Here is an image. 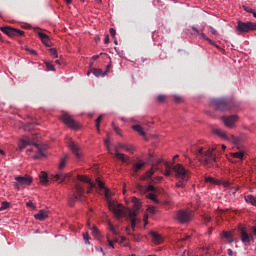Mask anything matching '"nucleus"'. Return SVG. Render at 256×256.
I'll return each mask as SVG.
<instances>
[{
  "label": "nucleus",
  "mask_w": 256,
  "mask_h": 256,
  "mask_svg": "<svg viewBox=\"0 0 256 256\" xmlns=\"http://www.w3.org/2000/svg\"><path fill=\"white\" fill-rule=\"evenodd\" d=\"M220 147L222 151L227 149L225 144H222L221 146H213L211 148H204L203 146L193 145L191 146L190 151L196 155L199 163H201L205 169H211V167H215V163H217V154L215 151H219Z\"/></svg>",
  "instance_id": "nucleus-1"
},
{
  "label": "nucleus",
  "mask_w": 256,
  "mask_h": 256,
  "mask_svg": "<svg viewBox=\"0 0 256 256\" xmlns=\"http://www.w3.org/2000/svg\"><path fill=\"white\" fill-rule=\"evenodd\" d=\"M132 201L134 203L133 210L125 208L123 205L111 200H108V208L118 219H120V217H127L131 223L133 231H135V226L137 225V215L139 214V209H141V203H139V200L135 197L132 199Z\"/></svg>",
  "instance_id": "nucleus-2"
},
{
  "label": "nucleus",
  "mask_w": 256,
  "mask_h": 256,
  "mask_svg": "<svg viewBox=\"0 0 256 256\" xmlns=\"http://www.w3.org/2000/svg\"><path fill=\"white\" fill-rule=\"evenodd\" d=\"M172 171H174L176 179L179 180L176 183V187L183 189L187 181L191 179V171L185 169L183 164H176L173 166Z\"/></svg>",
  "instance_id": "nucleus-3"
},
{
  "label": "nucleus",
  "mask_w": 256,
  "mask_h": 256,
  "mask_svg": "<svg viewBox=\"0 0 256 256\" xmlns=\"http://www.w3.org/2000/svg\"><path fill=\"white\" fill-rule=\"evenodd\" d=\"M28 145H34L36 149V154L34 155V159H41V157H45V150H43V146L35 143V140L31 139L28 136H23L18 143L19 151H23L25 147Z\"/></svg>",
  "instance_id": "nucleus-4"
},
{
  "label": "nucleus",
  "mask_w": 256,
  "mask_h": 256,
  "mask_svg": "<svg viewBox=\"0 0 256 256\" xmlns=\"http://www.w3.org/2000/svg\"><path fill=\"white\" fill-rule=\"evenodd\" d=\"M211 105L216 111H231L235 107V101L231 98H215L211 100Z\"/></svg>",
  "instance_id": "nucleus-5"
},
{
  "label": "nucleus",
  "mask_w": 256,
  "mask_h": 256,
  "mask_svg": "<svg viewBox=\"0 0 256 256\" xmlns=\"http://www.w3.org/2000/svg\"><path fill=\"white\" fill-rule=\"evenodd\" d=\"M85 195V189L81 185L76 184L74 194L68 199V204L70 207H74L75 201H81Z\"/></svg>",
  "instance_id": "nucleus-6"
},
{
  "label": "nucleus",
  "mask_w": 256,
  "mask_h": 256,
  "mask_svg": "<svg viewBox=\"0 0 256 256\" xmlns=\"http://www.w3.org/2000/svg\"><path fill=\"white\" fill-rule=\"evenodd\" d=\"M236 31L238 35H241V33H249V31H256V24L254 22L238 21Z\"/></svg>",
  "instance_id": "nucleus-7"
},
{
  "label": "nucleus",
  "mask_w": 256,
  "mask_h": 256,
  "mask_svg": "<svg viewBox=\"0 0 256 256\" xmlns=\"http://www.w3.org/2000/svg\"><path fill=\"white\" fill-rule=\"evenodd\" d=\"M15 181L16 182L14 184V187L18 191H20V189H24L25 187H27V185H30L31 183H33V178H31L29 175L16 176Z\"/></svg>",
  "instance_id": "nucleus-8"
},
{
  "label": "nucleus",
  "mask_w": 256,
  "mask_h": 256,
  "mask_svg": "<svg viewBox=\"0 0 256 256\" xmlns=\"http://www.w3.org/2000/svg\"><path fill=\"white\" fill-rule=\"evenodd\" d=\"M239 233H240V239L242 243H244L245 247H249L251 245V241L252 243H255V238L253 237V235L247 232L246 227L240 226Z\"/></svg>",
  "instance_id": "nucleus-9"
},
{
  "label": "nucleus",
  "mask_w": 256,
  "mask_h": 256,
  "mask_svg": "<svg viewBox=\"0 0 256 256\" xmlns=\"http://www.w3.org/2000/svg\"><path fill=\"white\" fill-rule=\"evenodd\" d=\"M0 31H2V33H5V35H8V37H23V35H25V32L23 30L15 29L11 26L0 27Z\"/></svg>",
  "instance_id": "nucleus-10"
},
{
  "label": "nucleus",
  "mask_w": 256,
  "mask_h": 256,
  "mask_svg": "<svg viewBox=\"0 0 256 256\" xmlns=\"http://www.w3.org/2000/svg\"><path fill=\"white\" fill-rule=\"evenodd\" d=\"M192 218L193 213L191 211L179 210L175 215V219L178 223H189Z\"/></svg>",
  "instance_id": "nucleus-11"
},
{
  "label": "nucleus",
  "mask_w": 256,
  "mask_h": 256,
  "mask_svg": "<svg viewBox=\"0 0 256 256\" xmlns=\"http://www.w3.org/2000/svg\"><path fill=\"white\" fill-rule=\"evenodd\" d=\"M127 144H123L121 142H119L117 144V146L114 147V151H115V158L118 160V161H121L122 163H129V157L126 156L125 154L119 152L121 151V149H125Z\"/></svg>",
  "instance_id": "nucleus-12"
},
{
  "label": "nucleus",
  "mask_w": 256,
  "mask_h": 256,
  "mask_svg": "<svg viewBox=\"0 0 256 256\" xmlns=\"http://www.w3.org/2000/svg\"><path fill=\"white\" fill-rule=\"evenodd\" d=\"M61 120L67 127H70V129H79V123H77V121H75L69 114H63Z\"/></svg>",
  "instance_id": "nucleus-13"
},
{
  "label": "nucleus",
  "mask_w": 256,
  "mask_h": 256,
  "mask_svg": "<svg viewBox=\"0 0 256 256\" xmlns=\"http://www.w3.org/2000/svg\"><path fill=\"white\" fill-rule=\"evenodd\" d=\"M239 119L237 115L232 116H224L222 117V121L226 127H229L230 129H233L235 127L236 121Z\"/></svg>",
  "instance_id": "nucleus-14"
},
{
  "label": "nucleus",
  "mask_w": 256,
  "mask_h": 256,
  "mask_svg": "<svg viewBox=\"0 0 256 256\" xmlns=\"http://www.w3.org/2000/svg\"><path fill=\"white\" fill-rule=\"evenodd\" d=\"M162 163V160L161 159H158L156 160V162H154L152 164V169L148 170L145 175L142 177V179H151V177H153L154 173H155V170L159 169V165H161Z\"/></svg>",
  "instance_id": "nucleus-15"
},
{
  "label": "nucleus",
  "mask_w": 256,
  "mask_h": 256,
  "mask_svg": "<svg viewBox=\"0 0 256 256\" xmlns=\"http://www.w3.org/2000/svg\"><path fill=\"white\" fill-rule=\"evenodd\" d=\"M78 181H82V183H88L89 187L87 190V193H91L95 187H97V184L91 182V179H89L87 176L78 175L77 176Z\"/></svg>",
  "instance_id": "nucleus-16"
},
{
  "label": "nucleus",
  "mask_w": 256,
  "mask_h": 256,
  "mask_svg": "<svg viewBox=\"0 0 256 256\" xmlns=\"http://www.w3.org/2000/svg\"><path fill=\"white\" fill-rule=\"evenodd\" d=\"M69 147L76 159H81V147H79V145H77L75 142H70Z\"/></svg>",
  "instance_id": "nucleus-17"
},
{
  "label": "nucleus",
  "mask_w": 256,
  "mask_h": 256,
  "mask_svg": "<svg viewBox=\"0 0 256 256\" xmlns=\"http://www.w3.org/2000/svg\"><path fill=\"white\" fill-rule=\"evenodd\" d=\"M96 183H97L99 189L104 191V195H105L106 199H109V195H110L109 188L105 187V183L103 181H101V178H96Z\"/></svg>",
  "instance_id": "nucleus-18"
},
{
  "label": "nucleus",
  "mask_w": 256,
  "mask_h": 256,
  "mask_svg": "<svg viewBox=\"0 0 256 256\" xmlns=\"http://www.w3.org/2000/svg\"><path fill=\"white\" fill-rule=\"evenodd\" d=\"M55 181H58V183H63L64 181H67V179H71V173H58L54 176Z\"/></svg>",
  "instance_id": "nucleus-19"
},
{
  "label": "nucleus",
  "mask_w": 256,
  "mask_h": 256,
  "mask_svg": "<svg viewBox=\"0 0 256 256\" xmlns=\"http://www.w3.org/2000/svg\"><path fill=\"white\" fill-rule=\"evenodd\" d=\"M49 217V211L47 210H40L37 214L34 215V218L37 219V221H45Z\"/></svg>",
  "instance_id": "nucleus-20"
},
{
  "label": "nucleus",
  "mask_w": 256,
  "mask_h": 256,
  "mask_svg": "<svg viewBox=\"0 0 256 256\" xmlns=\"http://www.w3.org/2000/svg\"><path fill=\"white\" fill-rule=\"evenodd\" d=\"M220 236L222 239H226L227 243H234L235 239H233V232L231 231H223Z\"/></svg>",
  "instance_id": "nucleus-21"
},
{
  "label": "nucleus",
  "mask_w": 256,
  "mask_h": 256,
  "mask_svg": "<svg viewBox=\"0 0 256 256\" xmlns=\"http://www.w3.org/2000/svg\"><path fill=\"white\" fill-rule=\"evenodd\" d=\"M38 36L46 47H51V40L49 39V36L47 34L43 32H38Z\"/></svg>",
  "instance_id": "nucleus-22"
},
{
  "label": "nucleus",
  "mask_w": 256,
  "mask_h": 256,
  "mask_svg": "<svg viewBox=\"0 0 256 256\" xmlns=\"http://www.w3.org/2000/svg\"><path fill=\"white\" fill-rule=\"evenodd\" d=\"M213 134L217 135L218 137H221L222 139H226V141H229V136H227V134L225 133V131L216 128L213 130Z\"/></svg>",
  "instance_id": "nucleus-23"
},
{
  "label": "nucleus",
  "mask_w": 256,
  "mask_h": 256,
  "mask_svg": "<svg viewBox=\"0 0 256 256\" xmlns=\"http://www.w3.org/2000/svg\"><path fill=\"white\" fill-rule=\"evenodd\" d=\"M91 72L95 77H105V75H107V71L103 72V70L97 68H93Z\"/></svg>",
  "instance_id": "nucleus-24"
},
{
  "label": "nucleus",
  "mask_w": 256,
  "mask_h": 256,
  "mask_svg": "<svg viewBox=\"0 0 256 256\" xmlns=\"http://www.w3.org/2000/svg\"><path fill=\"white\" fill-rule=\"evenodd\" d=\"M39 177H40V183L42 185H47V183H49V177L47 176V173L41 172Z\"/></svg>",
  "instance_id": "nucleus-25"
},
{
  "label": "nucleus",
  "mask_w": 256,
  "mask_h": 256,
  "mask_svg": "<svg viewBox=\"0 0 256 256\" xmlns=\"http://www.w3.org/2000/svg\"><path fill=\"white\" fill-rule=\"evenodd\" d=\"M143 167H145V162H138L134 165L133 167V173L134 175H137V172L140 170V169H143Z\"/></svg>",
  "instance_id": "nucleus-26"
},
{
  "label": "nucleus",
  "mask_w": 256,
  "mask_h": 256,
  "mask_svg": "<svg viewBox=\"0 0 256 256\" xmlns=\"http://www.w3.org/2000/svg\"><path fill=\"white\" fill-rule=\"evenodd\" d=\"M132 129L139 133V135H142V137H145V131H143V127H141V125H133Z\"/></svg>",
  "instance_id": "nucleus-27"
},
{
  "label": "nucleus",
  "mask_w": 256,
  "mask_h": 256,
  "mask_svg": "<svg viewBox=\"0 0 256 256\" xmlns=\"http://www.w3.org/2000/svg\"><path fill=\"white\" fill-rule=\"evenodd\" d=\"M151 237L153 238L154 243H161L163 241L161 235L157 234L156 232H151Z\"/></svg>",
  "instance_id": "nucleus-28"
},
{
  "label": "nucleus",
  "mask_w": 256,
  "mask_h": 256,
  "mask_svg": "<svg viewBox=\"0 0 256 256\" xmlns=\"http://www.w3.org/2000/svg\"><path fill=\"white\" fill-rule=\"evenodd\" d=\"M90 230H92V235L96 237V239H99L101 237V232L99 231V229H97V226H92Z\"/></svg>",
  "instance_id": "nucleus-29"
},
{
  "label": "nucleus",
  "mask_w": 256,
  "mask_h": 256,
  "mask_svg": "<svg viewBox=\"0 0 256 256\" xmlns=\"http://www.w3.org/2000/svg\"><path fill=\"white\" fill-rule=\"evenodd\" d=\"M232 157H234V159H240L241 161H243V157H245V153L238 151V152H234L231 154Z\"/></svg>",
  "instance_id": "nucleus-30"
},
{
  "label": "nucleus",
  "mask_w": 256,
  "mask_h": 256,
  "mask_svg": "<svg viewBox=\"0 0 256 256\" xmlns=\"http://www.w3.org/2000/svg\"><path fill=\"white\" fill-rule=\"evenodd\" d=\"M165 169L166 170L164 172V175H165V177H169L171 175V171H172L171 165L169 164V162L165 163Z\"/></svg>",
  "instance_id": "nucleus-31"
},
{
  "label": "nucleus",
  "mask_w": 256,
  "mask_h": 256,
  "mask_svg": "<svg viewBox=\"0 0 256 256\" xmlns=\"http://www.w3.org/2000/svg\"><path fill=\"white\" fill-rule=\"evenodd\" d=\"M108 229L111 231V233H113V235L119 234V231H117V228H115L111 222H108Z\"/></svg>",
  "instance_id": "nucleus-32"
},
{
  "label": "nucleus",
  "mask_w": 256,
  "mask_h": 256,
  "mask_svg": "<svg viewBox=\"0 0 256 256\" xmlns=\"http://www.w3.org/2000/svg\"><path fill=\"white\" fill-rule=\"evenodd\" d=\"M101 121H103V115H100L97 119H96V128L98 133H101Z\"/></svg>",
  "instance_id": "nucleus-33"
},
{
  "label": "nucleus",
  "mask_w": 256,
  "mask_h": 256,
  "mask_svg": "<svg viewBox=\"0 0 256 256\" xmlns=\"http://www.w3.org/2000/svg\"><path fill=\"white\" fill-rule=\"evenodd\" d=\"M67 159H69V156L66 155V156L60 161L59 169H64V168H65V165H67Z\"/></svg>",
  "instance_id": "nucleus-34"
},
{
  "label": "nucleus",
  "mask_w": 256,
  "mask_h": 256,
  "mask_svg": "<svg viewBox=\"0 0 256 256\" xmlns=\"http://www.w3.org/2000/svg\"><path fill=\"white\" fill-rule=\"evenodd\" d=\"M245 199L247 203H251V205H255L256 203L255 197H253V195H247Z\"/></svg>",
  "instance_id": "nucleus-35"
},
{
  "label": "nucleus",
  "mask_w": 256,
  "mask_h": 256,
  "mask_svg": "<svg viewBox=\"0 0 256 256\" xmlns=\"http://www.w3.org/2000/svg\"><path fill=\"white\" fill-rule=\"evenodd\" d=\"M198 35H200V37H202V39H205V41H208L210 43V45H215L213 40L209 39V37H207V35H205V33L199 32Z\"/></svg>",
  "instance_id": "nucleus-36"
},
{
  "label": "nucleus",
  "mask_w": 256,
  "mask_h": 256,
  "mask_svg": "<svg viewBox=\"0 0 256 256\" xmlns=\"http://www.w3.org/2000/svg\"><path fill=\"white\" fill-rule=\"evenodd\" d=\"M125 151H127L128 153H133L135 151V146L131 144H126Z\"/></svg>",
  "instance_id": "nucleus-37"
},
{
  "label": "nucleus",
  "mask_w": 256,
  "mask_h": 256,
  "mask_svg": "<svg viewBox=\"0 0 256 256\" xmlns=\"http://www.w3.org/2000/svg\"><path fill=\"white\" fill-rule=\"evenodd\" d=\"M49 52H50L51 57H53L54 59H57L59 57V55L57 54V49L51 48L49 50Z\"/></svg>",
  "instance_id": "nucleus-38"
},
{
  "label": "nucleus",
  "mask_w": 256,
  "mask_h": 256,
  "mask_svg": "<svg viewBox=\"0 0 256 256\" xmlns=\"http://www.w3.org/2000/svg\"><path fill=\"white\" fill-rule=\"evenodd\" d=\"M244 11H246V13H252L253 17H255V10H253V8L249 7V6H243Z\"/></svg>",
  "instance_id": "nucleus-39"
},
{
  "label": "nucleus",
  "mask_w": 256,
  "mask_h": 256,
  "mask_svg": "<svg viewBox=\"0 0 256 256\" xmlns=\"http://www.w3.org/2000/svg\"><path fill=\"white\" fill-rule=\"evenodd\" d=\"M104 145L107 148L108 153H110V155H113V152H111V146L109 145V139L104 140Z\"/></svg>",
  "instance_id": "nucleus-40"
},
{
  "label": "nucleus",
  "mask_w": 256,
  "mask_h": 256,
  "mask_svg": "<svg viewBox=\"0 0 256 256\" xmlns=\"http://www.w3.org/2000/svg\"><path fill=\"white\" fill-rule=\"evenodd\" d=\"M231 141H232V143H234V145H239V143H241V138L231 136Z\"/></svg>",
  "instance_id": "nucleus-41"
},
{
  "label": "nucleus",
  "mask_w": 256,
  "mask_h": 256,
  "mask_svg": "<svg viewBox=\"0 0 256 256\" xmlns=\"http://www.w3.org/2000/svg\"><path fill=\"white\" fill-rule=\"evenodd\" d=\"M5 209H9V202H2L0 211H5Z\"/></svg>",
  "instance_id": "nucleus-42"
},
{
  "label": "nucleus",
  "mask_w": 256,
  "mask_h": 256,
  "mask_svg": "<svg viewBox=\"0 0 256 256\" xmlns=\"http://www.w3.org/2000/svg\"><path fill=\"white\" fill-rule=\"evenodd\" d=\"M148 197L151 199V201H154V203H159V200H157V196L155 194L150 193Z\"/></svg>",
  "instance_id": "nucleus-43"
},
{
  "label": "nucleus",
  "mask_w": 256,
  "mask_h": 256,
  "mask_svg": "<svg viewBox=\"0 0 256 256\" xmlns=\"http://www.w3.org/2000/svg\"><path fill=\"white\" fill-rule=\"evenodd\" d=\"M46 67L49 71H55V66L51 62H46Z\"/></svg>",
  "instance_id": "nucleus-44"
},
{
  "label": "nucleus",
  "mask_w": 256,
  "mask_h": 256,
  "mask_svg": "<svg viewBox=\"0 0 256 256\" xmlns=\"http://www.w3.org/2000/svg\"><path fill=\"white\" fill-rule=\"evenodd\" d=\"M206 183H211L212 185L215 184V178L213 177H205Z\"/></svg>",
  "instance_id": "nucleus-45"
},
{
  "label": "nucleus",
  "mask_w": 256,
  "mask_h": 256,
  "mask_svg": "<svg viewBox=\"0 0 256 256\" xmlns=\"http://www.w3.org/2000/svg\"><path fill=\"white\" fill-rule=\"evenodd\" d=\"M26 206L29 207L30 209H33V211H35V209H37V206H35V204H33L31 201H28L26 203Z\"/></svg>",
  "instance_id": "nucleus-46"
},
{
  "label": "nucleus",
  "mask_w": 256,
  "mask_h": 256,
  "mask_svg": "<svg viewBox=\"0 0 256 256\" xmlns=\"http://www.w3.org/2000/svg\"><path fill=\"white\" fill-rule=\"evenodd\" d=\"M166 99H167V96L165 95H159L157 97V101H159V103H163Z\"/></svg>",
  "instance_id": "nucleus-47"
},
{
  "label": "nucleus",
  "mask_w": 256,
  "mask_h": 256,
  "mask_svg": "<svg viewBox=\"0 0 256 256\" xmlns=\"http://www.w3.org/2000/svg\"><path fill=\"white\" fill-rule=\"evenodd\" d=\"M83 239H84L86 245H89V234L88 233L83 234Z\"/></svg>",
  "instance_id": "nucleus-48"
},
{
  "label": "nucleus",
  "mask_w": 256,
  "mask_h": 256,
  "mask_svg": "<svg viewBox=\"0 0 256 256\" xmlns=\"http://www.w3.org/2000/svg\"><path fill=\"white\" fill-rule=\"evenodd\" d=\"M113 243H117V239H115L114 241H112L111 239L108 238V245L112 248H115V246L113 245Z\"/></svg>",
  "instance_id": "nucleus-49"
},
{
  "label": "nucleus",
  "mask_w": 256,
  "mask_h": 256,
  "mask_svg": "<svg viewBox=\"0 0 256 256\" xmlns=\"http://www.w3.org/2000/svg\"><path fill=\"white\" fill-rule=\"evenodd\" d=\"M174 101H175V103H181V101H182L181 96L175 95V96H174Z\"/></svg>",
  "instance_id": "nucleus-50"
},
{
  "label": "nucleus",
  "mask_w": 256,
  "mask_h": 256,
  "mask_svg": "<svg viewBox=\"0 0 256 256\" xmlns=\"http://www.w3.org/2000/svg\"><path fill=\"white\" fill-rule=\"evenodd\" d=\"M117 34V32L115 31L114 28H110V35L111 37L115 38V35Z\"/></svg>",
  "instance_id": "nucleus-51"
},
{
  "label": "nucleus",
  "mask_w": 256,
  "mask_h": 256,
  "mask_svg": "<svg viewBox=\"0 0 256 256\" xmlns=\"http://www.w3.org/2000/svg\"><path fill=\"white\" fill-rule=\"evenodd\" d=\"M210 33H212V35H218L217 30H215V28L210 26Z\"/></svg>",
  "instance_id": "nucleus-52"
},
{
  "label": "nucleus",
  "mask_w": 256,
  "mask_h": 256,
  "mask_svg": "<svg viewBox=\"0 0 256 256\" xmlns=\"http://www.w3.org/2000/svg\"><path fill=\"white\" fill-rule=\"evenodd\" d=\"M203 220H204L206 223H209V221H211V216H203Z\"/></svg>",
  "instance_id": "nucleus-53"
},
{
  "label": "nucleus",
  "mask_w": 256,
  "mask_h": 256,
  "mask_svg": "<svg viewBox=\"0 0 256 256\" xmlns=\"http://www.w3.org/2000/svg\"><path fill=\"white\" fill-rule=\"evenodd\" d=\"M146 191H155V187L153 185H149L146 189Z\"/></svg>",
  "instance_id": "nucleus-54"
},
{
  "label": "nucleus",
  "mask_w": 256,
  "mask_h": 256,
  "mask_svg": "<svg viewBox=\"0 0 256 256\" xmlns=\"http://www.w3.org/2000/svg\"><path fill=\"white\" fill-rule=\"evenodd\" d=\"M26 51H29V53H31V55H37V51H35V50H31V49L27 48Z\"/></svg>",
  "instance_id": "nucleus-55"
},
{
  "label": "nucleus",
  "mask_w": 256,
  "mask_h": 256,
  "mask_svg": "<svg viewBox=\"0 0 256 256\" xmlns=\"http://www.w3.org/2000/svg\"><path fill=\"white\" fill-rule=\"evenodd\" d=\"M149 217L147 215L144 216V225H148L149 224Z\"/></svg>",
  "instance_id": "nucleus-56"
},
{
  "label": "nucleus",
  "mask_w": 256,
  "mask_h": 256,
  "mask_svg": "<svg viewBox=\"0 0 256 256\" xmlns=\"http://www.w3.org/2000/svg\"><path fill=\"white\" fill-rule=\"evenodd\" d=\"M104 43H105V45L109 44V34L106 35V37L104 39Z\"/></svg>",
  "instance_id": "nucleus-57"
},
{
  "label": "nucleus",
  "mask_w": 256,
  "mask_h": 256,
  "mask_svg": "<svg viewBox=\"0 0 256 256\" xmlns=\"http://www.w3.org/2000/svg\"><path fill=\"white\" fill-rule=\"evenodd\" d=\"M148 211H149L152 215H155V213H156L155 208H149Z\"/></svg>",
  "instance_id": "nucleus-58"
},
{
  "label": "nucleus",
  "mask_w": 256,
  "mask_h": 256,
  "mask_svg": "<svg viewBox=\"0 0 256 256\" xmlns=\"http://www.w3.org/2000/svg\"><path fill=\"white\" fill-rule=\"evenodd\" d=\"M113 125V127H114V131L117 133V135H120V133H119V128L118 127H116L115 126V124H112Z\"/></svg>",
  "instance_id": "nucleus-59"
},
{
  "label": "nucleus",
  "mask_w": 256,
  "mask_h": 256,
  "mask_svg": "<svg viewBox=\"0 0 256 256\" xmlns=\"http://www.w3.org/2000/svg\"><path fill=\"white\" fill-rule=\"evenodd\" d=\"M227 253H228L229 256H233V250L231 248H229L227 250Z\"/></svg>",
  "instance_id": "nucleus-60"
},
{
  "label": "nucleus",
  "mask_w": 256,
  "mask_h": 256,
  "mask_svg": "<svg viewBox=\"0 0 256 256\" xmlns=\"http://www.w3.org/2000/svg\"><path fill=\"white\" fill-rule=\"evenodd\" d=\"M97 59H99V55H94V56H92V60H93V61H97Z\"/></svg>",
  "instance_id": "nucleus-61"
},
{
  "label": "nucleus",
  "mask_w": 256,
  "mask_h": 256,
  "mask_svg": "<svg viewBox=\"0 0 256 256\" xmlns=\"http://www.w3.org/2000/svg\"><path fill=\"white\" fill-rule=\"evenodd\" d=\"M252 235H255L256 236V227H252Z\"/></svg>",
  "instance_id": "nucleus-62"
},
{
  "label": "nucleus",
  "mask_w": 256,
  "mask_h": 256,
  "mask_svg": "<svg viewBox=\"0 0 256 256\" xmlns=\"http://www.w3.org/2000/svg\"><path fill=\"white\" fill-rule=\"evenodd\" d=\"M137 189H139V191H143L144 187L142 185H138Z\"/></svg>",
  "instance_id": "nucleus-63"
},
{
  "label": "nucleus",
  "mask_w": 256,
  "mask_h": 256,
  "mask_svg": "<svg viewBox=\"0 0 256 256\" xmlns=\"http://www.w3.org/2000/svg\"><path fill=\"white\" fill-rule=\"evenodd\" d=\"M109 69H111V64H108V65H107V67H106V70H105V71H107V73H109Z\"/></svg>",
  "instance_id": "nucleus-64"
}]
</instances>
